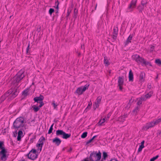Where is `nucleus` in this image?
I'll return each mask as SVG.
<instances>
[{
    "label": "nucleus",
    "mask_w": 161,
    "mask_h": 161,
    "mask_svg": "<svg viewBox=\"0 0 161 161\" xmlns=\"http://www.w3.org/2000/svg\"><path fill=\"white\" fill-rule=\"evenodd\" d=\"M118 86L119 87V89L120 91H122L123 89V85Z\"/></svg>",
    "instance_id": "603ef678"
},
{
    "label": "nucleus",
    "mask_w": 161,
    "mask_h": 161,
    "mask_svg": "<svg viewBox=\"0 0 161 161\" xmlns=\"http://www.w3.org/2000/svg\"><path fill=\"white\" fill-rule=\"evenodd\" d=\"M22 130V129H21L18 132V135H19V136H22L23 134V131Z\"/></svg>",
    "instance_id": "a19ab883"
},
{
    "label": "nucleus",
    "mask_w": 161,
    "mask_h": 161,
    "mask_svg": "<svg viewBox=\"0 0 161 161\" xmlns=\"http://www.w3.org/2000/svg\"><path fill=\"white\" fill-rule=\"evenodd\" d=\"M52 104L53 105V106L54 107V108H56L57 107V105L55 103L54 101H53L52 103Z\"/></svg>",
    "instance_id": "de8ad7c7"
},
{
    "label": "nucleus",
    "mask_w": 161,
    "mask_h": 161,
    "mask_svg": "<svg viewBox=\"0 0 161 161\" xmlns=\"http://www.w3.org/2000/svg\"><path fill=\"white\" fill-rule=\"evenodd\" d=\"M99 104L97 103H95L93 104V108L94 110H95L97 108H98L99 107Z\"/></svg>",
    "instance_id": "4c0bfd02"
},
{
    "label": "nucleus",
    "mask_w": 161,
    "mask_h": 161,
    "mask_svg": "<svg viewBox=\"0 0 161 161\" xmlns=\"http://www.w3.org/2000/svg\"><path fill=\"white\" fill-rule=\"evenodd\" d=\"M24 72V71L21 70L13 77L12 83L14 86V88H12L14 89H16L17 88L18 89L19 87L17 86L19 83L25 77Z\"/></svg>",
    "instance_id": "f03ea898"
},
{
    "label": "nucleus",
    "mask_w": 161,
    "mask_h": 161,
    "mask_svg": "<svg viewBox=\"0 0 161 161\" xmlns=\"http://www.w3.org/2000/svg\"><path fill=\"white\" fill-rule=\"evenodd\" d=\"M110 161H119L116 158H112Z\"/></svg>",
    "instance_id": "052dcab7"
},
{
    "label": "nucleus",
    "mask_w": 161,
    "mask_h": 161,
    "mask_svg": "<svg viewBox=\"0 0 161 161\" xmlns=\"http://www.w3.org/2000/svg\"><path fill=\"white\" fill-rule=\"evenodd\" d=\"M89 158L87 157L86 158L84 159V161H91L90 160L89 161Z\"/></svg>",
    "instance_id": "0e129e2a"
},
{
    "label": "nucleus",
    "mask_w": 161,
    "mask_h": 161,
    "mask_svg": "<svg viewBox=\"0 0 161 161\" xmlns=\"http://www.w3.org/2000/svg\"><path fill=\"white\" fill-rule=\"evenodd\" d=\"M92 140L91 139H90L88 141H87L86 142V145H88V144L91 142H92Z\"/></svg>",
    "instance_id": "3c124183"
},
{
    "label": "nucleus",
    "mask_w": 161,
    "mask_h": 161,
    "mask_svg": "<svg viewBox=\"0 0 161 161\" xmlns=\"http://www.w3.org/2000/svg\"><path fill=\"white\" fill-rule=\"evenodd\" d=\"M144 147V146H142V145H140L139 147L138 150V152L139 153L141 152L142 151V149Z\"/></svg>",
    "instance_id": "f704fd0d"
},
{
    "label": "nucleus",
    "mask_w": 161,
    "mask_h": 161,
    "mask_svg": "<svg viewBox=\"0 0 161 161\" xmlns=\"http://www.w3.org/2000/svg\"><path fill=\"white\" fill-rule=\"evenodd\" d=\"M143 64L145 65L146 66L148 65L150 66H152V65L150 62L148 61H146L145 60H144Z\"/></svg>",
    "instance_id": "cd10ccee"
},
{
    "label": "nucleus",
    "mask_w": 161,
    "mask_h": 161,
    "mask_svg": "<svg viewBox=\"0 0 161 161\" xmlns=\"http://www.w3.org/2000/svg\"><path fill=\"white\" fill-rule=\"evenodd\" d=\"M54 125V123L49 128V130L48 131V134H50L52 132L53 130V127Z\"/></svg>",
    "instance_id": "393cba45"
},
{
    "label": "nucleus",
    "mask_w": 161,
    "mask_h": 161,
    "mask_svg": "<svg viewBox=\"0 0 161 161\" xmlns=\"http://www.w3.org/2000/svg\"><path fill=\"white\" fill-rule=\"evenodd\" d=\"M90 107L87 106L84 111V113H86L91 108Z\"/></svg>",
    "instance_id": "49530a36"
},
{
    "label": "nucleus",
    "mask_w": 161,
    "mask_h": 161,
    "mask_svg": "<svg viewBox=\"0 0 161 161\" xmlns=\"http://www.w3.org/2000/svg\"><path fill=\"white\" fill-rule=\"evenodd\" d=\"M87 132H84L81 135V137L82 138H85L87 136Z\"/></svg>",
    "instance_id": "c85d7f7f"
},
{
    "label": "nucleus",
    "mask_w": 161,
    "mask_h": 161,
    "mask_svg": "<svg viewBox=\"0 0 161 161\" xmlns=\"http://www.w3.org/2000/svg\"><path fill=\"white\" fill-rule=\"evenodd\" d=\"M36 147L38 148V147H42V146H41V145H40V143H38L36 144Z\"/></svg>",
    "instance_id": "bf43d9fd"
},
{
    "label": "nucleus",
    "mask_w": 161,
    "mask_h": 161,
    "mask_svg": "<svg viewBox=\"0 0 161 161\" xmlns=\"http://www.w3.org/2000/svg\"><path fill=\"white\" fill-rule=\"evenodd\" d=\"M22 136H20L19 135H18L17 137V140L18 141H21V139Z\"/></svg>",
    "instance_id": "8fccbe9b"
},
{
    "label": "nucleus",
    "mask_w": 161,
    "mask_h": 161,
    "mask_svg": "<svg viewBox=\"0 0 161 161\" xmlns=\"http://www.w3.org/2000/svg\"><path fill=\"white\" fill-rule=\"evenodd\" d=\"M118 27H114L113 29L114 34L115 35H117L118 33Z\"/></svg>",
    "instance_id": "bb28decb"
},
{
    "label": "nucleus",
    "mask_w": 161,
    "mask_h": 161,
    "mask_svg": "<svg viewBox=\"0 0 161 161\" xmlns=\"http://www.w3.org/2000/svg\"><path fill=\"white\" fill-rule=\"evenodd\" d=\"M78 10L76 9V8H75L74 10V16L76 17L78 13Z\"/></svg>",
    "instance_id": "ea45409f"
},
{
    "label": "nucleus",
    "mask_w": 161,
    "mask_h": 161,
    "mask_svg": "<svg viewBox=\"0 0 161 161\" xmlns=\"http://www.w3.org/2000/svg\"><path fill=\"white\" fill-rule=\"evenodd\" d=\"M104 64H105L106 66H108L110 64V63L108 61V60L107 59V58L106 57H104Z\"/></svg>",
    "instance_id": "4be33fe9"
},
{
    "label": "nucleus",
    "mask_w": 161,
    "mask_h": 161,
    "mask_svg": "<svg viewBox=\"0 0 161 161\" xmlns=\"http://www.w3.org/2000/svg\"><path fill=\"white\" fill-rule=\"evenodd\" d=\"M147 3V2L146 0H142L141 1V5L144 6L145 7H146V4Z\"/></svg>",
    "instance_id": "a878e982"
},
{
    "label": "nucleus",
    "mask_w": 161,
    "mask_h": 161,
    "mask_svg": "<svg viewBox=\"0 0 161 161\" xmlns=\"http://www.w3.org/2000/svg\"><path fill=\"white\" fill-rule=\"evenodd\" d=\"M57 3V5L56 6H54V7L56 9H57V10H58L59 9L58 5L59 4V2L58 0H57V1H56L55 2V5H56V4Z\"/></svg>",
    "instance_id": "2f4dec72"
},
{
    "label": "nucleus",
    "mask_w": 161,
    "mask_h": 161,
    "mask_svg": "<svg viewBox=\"0 0 161 161\" xmlns=\"http://www.w3.org/2000/svg\"><path fill=\"white\" fill-rule=\"evenodd\" d=\"M28 88H27L22 92V95H24V97H26L28 95Z\"/></svg>",
    "instance_id": "6ab92c4d"
},
{
    "label": "nucleus",
    "mask_w": 161,
    "mask_h": 161,
    "mask_svg": "<svg viewBox=\"0 0 161 161\" xmlns=\"http://www.w3.org/2000/svg\"><path fill=\"white\" fill-rule=\"evenodd\" d=\"M17 134V131L16 130L14 132H13V136L14 137H16Z\"/></svg>",
    "instance_id": "864d4df0"
},
{
    "label": "nucleus",
    "mask_w": 161,
    "mask_h": 161,
    "mask_svg": "<svg viewBox=\"0 0 161 161\" xmlns=\"http://www.w3.org/2000/svg\"><path fill=\"white\" fill-rule=\"evenodd\" d=\"M140 99L142 101H145L147 99V98L145 97H141L140 98Z\"/></svg>",
    "instance_id": "09e8293b"
},
{
    "label": "nucleus",
    "mask_w": 161,
    "mask_h": 161,
    "mask_svg": "<svg viewBox=\"0 0 161 161\" xmlns=\"http://www.w3.org/2000/svg\"><path fill=\"white\" fill-rule=\"evenodd\" d=\"M72 150V148L71 147H70L69 148V149L67 151L68 152H70Z\"/></svg>",
    "instance_id": "338daca9"
},
{
    "label": "nucleus",
    "mask_w": 161,
    "mask_h": 161,
    "mask_svg": "<svg viewBox=\"0 0 161 161\" xmlns=\"http://www.w3.org/2000/svg\"><path fill=\"white\" fill-rule=\"evenodd\" d=\"M54 9L53 8H50L49 10V14L50 15H51L54 12Z\"/></svg>",
    "instance_id": "72a5a7b5"
},
{
    "label": "nucleus",
    "mask_w": 161,
    "mask_h": 161,
    "mask_svg": "<svg viewBox=\"0 0 161 161\" xmlns=\"http://www.w3.org/2000/svg\"><path fill=\"white\" fill-rule=\"evenodd\" d=\"M71 12V10L69 11V9L68 10L67 14L66 15V17H68L69 16Z\"/></svg>",
    "instance_id": "4d7b16f0"
},
{
    "label": "nucleus",
    "mask_w": 161,
    "mask_h": 161,
    "mask_svg": "<svg viewBox=\"0 0 161 161\" xmlns=\"http://www.w3.org/2000/svg\"><path fill=\"white\" fill-rule=\"evenodd\" d=\"M38 103H39L40 104L38 106L40 108H41V107H42L44 104V103L43 102V101L41 102Z\"/></svg>",
    "instance_id": "37998d69"
},
{
    "label": "nucleus",
    "mask_w": 161,
    "mask_h": 161,
    "mask_svg": "<svg viewBox=\"0 0 161 161\" xmlns=\"http://www.w3.org/2000/svg\"><path fill=\"white\" fill-rule=\"evenodd\" d=\"M124 83V77L123 76H119L118 79V85H123Z\"/></svg>",
    "instance_id": "4468645a"
},
{
    "label": "nucleus",
    "mask_w": 161,
    "mask_h": 161,
    "mask_svg": "<svg viewBox=\"0 0 161 161\" xmlns=\"http://www.w3.org/2000/svg\"><path fill=\"white\" fill-rule=\"evenodd\" d=\"M97 136V135L94 136L91 138V139L93 141V140H94V139H95L96 138Z\"/></svg>",
    "instance_id": "e2e57ef3"
},
{
    "label": "nucleus",
    "mask_w": 161,
    "mask_h": 161,
    "mask_svg": "<svg viewBox=\"0 0 161 161\" xmlns=\"http://www.w3.org/2000/svg\"><path fill=\"white\" fill-rule=\"evenodd\" d=\"M92 103L91 101H90L89 102V103H88V104L87 106L88 107H90L91 108V106H92Z\"/></svg>",
    "instance_id": "13d9d810"
},
{
    "label": "nucleus",
    "mask_w": 161,
    "mask_h": 161,
    "mask_svg": "<svg viewBox=\"0 0 161 161\" xmlns=\"http://www.w3.org/2000/svg\"><path fill=\"white\" fill-rule=\"evenodd\" d=\"M25 123L24 117L20 116L17 118L13 123L14 128L16 129L23 127L24 125L23 124V123ZM25 123H26V122Z\"/></svg>",
    "instance_id": "20e7f679"
},
{
    "label": "nucleus",
    "mask_w": 161,
    "mask_h": 161,
    "mask_svg": "<svg viewBox=\"0 0 161 161\" xmlns=\"http://www.w3.org/2000/svg\"><path fill=\"white\" fill-rule=\"evenodd\" d=\"M19 93V90L17 88L14 89L11 88L7 92L2 96L0 100L1 102H3L6 97H8V100L10 101L18 95Z\"/></svg>",
    "instance_id": "f257e3e1"
},
{
    "label": "nucleus",
    "mask_w": 161,
    "mask_h": 161,
    "mask_svg": "<svg viewBox=\"0 0 161 161\" xmlns=\"http://www.w3.org/2000/svg\"><path fill=\"white\" fill-rule=\"evenodd\" d=\"M56 134L57 136H61L63 139H67L70 137L71 134L67 133L61 130H58L56 131Z\"/></svg>",
    "instance_id": "423d86ee"
},
{
    "label": "nucleus",
    "mask_w": 161,
    "mask_h": 161,
    "mask_svg": "<svg viewBox=\"0 0 161 161\" xmlns=\"http://www.w3.org/2000/svg\"><path fill=\"white\" fill-rule=\"evenodd\" d=\"M104 123V121H102V120H100L97 123L99 125H102Z\"/></svg>",
    "instance_id": "a18cd8bd"
},
{
    "label": "nucleus",
    "mask_w": 161,
    "mask_h": 161,
    "mask_svg": "<svg viewBox=\"0 0 161 161\" xmlns=\"http://www.w3.org/2000/svg\"><path fill=\"white\" fill-rule=\"evenodd\" d=\"M112 38L114 40H115L117 38V36L116 35H112Z\"/></svg>",
    "instance_id": "680f3d73"
},
{
    "label": "nucleus",
    "mask_w": 161,
    "mask_h": 161,
    "mask_svg": "<svg viewBox=\"0 0 161 161\" xmlns=\"http://www.w3.org/2000/svg\"><path fill=\"white\" fill-rule=\"evenodd\" d=\"M0 159L2 161H6L8 158L9 154H7V149L5 148L4 142L3 141H0Z\"/></svg>",
    "instance_id": "7ed1b4c3"
},
{
    "label": "nucleus",
    "mask_w": 161,
    "mask_h": 161,
    "mask_svg": "<svg viewBox=\"0 0 161 161\" xmlns=\"http://www.w3.org/2000/svg\"><path fill=\"white\" fill-rule=\"evenodd\" d=\"M155 63L158 66L161 65V60L160 59H156Z\"/></svg>",
    "instance_id": "b1692460"
},
{
    "label": "nucleus",
    "mask_w": 161,
    "mask_h": 161,
    "mask_svg": "<svg viewBox=\"0 0 161 161\" xmlns=\"http://www.w3.org/2000/svg\"><path fill=\"white\" fill-rule=\"evenodd\" d=\"M89 85L90 84L87 83L84 86H81L78 87L76 90L75 93H77L78 95H82L84 92L88 89Z\"/></svg>",
    "instance_id": "6e6552de"
},
{
    "label": "nucleus",
    "mask_w": 161,
    "mask_h": 161,
    "mask_svg": "<svg viewBox=\"0 0 161 161\" xmlns=\"http://www.w3.org/2000/svg\"><path fill=\"white\" fill-rule=\"evenodd\" d=\"M139 108L138 106H137L133 110L134 112H136V114L139 111Z\"/></svg>",
    "instance_id": "c756f323"
},
{
    "label": "nucleus",
    "mask_w": 161,
    "mask_h": 161,
    "mask_svg": "<svg viewBox=\"0 0 161 161\" xmlns=\"http://www.w3.org/2000/svg\"><path fill=\"white\" fill-rule=\"evenodd\" d=\"M155 47L154 46H153V45H151L150 49V52H153V51Z\"/></svg>",
    "instance_id": "79ce46f5"
},
{
    "label": "nucleus",
    "mask_w": 161,
    "mask_h": 161,
    "mask_svg": "<svg viewBox=\"0 0 161 161\" xmlns=\"http://www.w3.org/2000/svg\"><path fill=\"white\" fill-rule=\"evenodd\" d=\"M154 121L156 125H157L161 121V117L156 120Z\"/></svg>",
    "instance_id": "58836bf2"
},
{
    "label": "nucleus",
    "mask_w": 161,
    "mask_h": 161,
    "mask_svg": "<svg viewBox=\"0 0 161 161\" xmlns=\"http://www.w3.org/2000/svg\"><path fill=\"white\" fill-rule=\"evenodd\" d=\"M129 79L130 81H133V74L131 69H130L129 73Z\"/></svg>",
    "instance_id": "dca6fc26"
},
{
    "label": "nucleus",
    "mask_w": 161,
    "mask_h": 161,
    "mask_svg": "<svg viewBox=\"0 0 161 161\" xmlns=\"http://www.w3.org/2000/svg\"><path fill=\"white\" fill-rule=\"evenodd\" d=\"M132 58L135 60L137 63H142L143 64L144 59L143 58L140 57V56L137 54H134L132 56Z\"/></svg>",
    "instance_id": "1a4fd4ad"
},
{
    "label": "nucleus",
    "mask_w": 161,
    "mask_h": 161,
    "mask_svg": "<svg viewBox=\"0 0 161 161\" xmlns=\"http://www.w3.org/2000/svg\"><path fill=\"white\" fill-rule=\"evenodd\" d=\"M152 87L151 84V83H149L147 86V88L148 89H150Z\"/></svg>",
    "instance_id": "6e6d98bb"
},
{
    "label": "nucleus",
    "mask_w": 161,
    "mask_h": 161,
    "mask_svg": "<svg viewBox=\"0 0 161 161\" xmlns=\"http://www.w3.org/2000/svg\"><path fill=\"white\" fill-rule=\"evenodd\" d=\"M145 74L144 72H142L140 73L139 76L140 80L142 82H143L144 81V80H143V78L145 77Z\"/></svg>",
    "instance_id": "f3484780"
},
{
    "label": "nucleus",
    "mask_w": 161,
    "mask_h": 161,
    "mask_svg": "<svg viewBox=\"0 0 161 161\" xmlns=\"http://www.w3.org/2000/svg\"><path fill=\"white\" fill-rule=\"evenodd\" d=\"M99 97H98L97 99H96L97 102L95 103H97L98 104L101 101V98H99Z\"/></svg>",
    "instance_id": "c03bdc74"
},
{
    "label": "nucleus",
    "mask_w": 161,
    "mask_h": 161,
    "mask_svg": "<svg viewBox=\"0 0 161 161\" xmlns=\"http://www.w3.org/2000/svg\"><path fill=\"white\" fill-rule=\"evenodd\" d=\"M108 157V155L107 153L105 151L103 152V159H106Z\"/></svg>",
    "instance_id": "5701e85b"
},
{
    "label": "nucleus",
    "mask_w": 161,
    "mask_h": 161,
    "mask_svg": "<svg viewBox=\"0 0 161 161\" xmlns=\"http://www.w3.org/2000/svg\"><path fill=\"white\" fill-rule=\"evenodd\" d=\"M155 125H156L154 121H153L149 123H147V125L145 126H144L143 129L147 130L149 128L154 126Z\"/></svg>",
    "instance_id": "9d476101"
},
{
    "label": "nucleus",
    "mask_w": 161,
    "mask_h": 161,
    "mask_svg": "<svg viewBox=\"0 0 161 161\" xmlns=\"http://www.w3.org/2000/svg\"><path fill=\"white\" fill-rule=\"evenodd\" d=\"M32 108H33V110L35 112H36L38 111L40 108L38 106H36V105H33L32 106Z\"/></svg>",
    "instance_id": "aec40b11"
},
{
    "label": "nucleus",
    "mask_w": 161,
    "mask_h": 161,
    "mask_svg": "<svg viewBox=\"0 0 161 161\" xmlns=\"http://www.w3.org/2000/svg\"><path fill=\"white\" fill-rule=\"evenodd\" d=\"M145 7L141 5H139L137 8V9L139 11V12L140 13H142V10L144 9Z\"/></svg>",
    "instance_id": "a211bd4d"
},
{
    "label": "nucleus",
    "mask_w": 161,
    "mask_h": 161,
    "mask_svg": "<svg viewBox=\"0 0 161 161\" xmlns=\"http://www.w3.org/2000/svg\"><path fill=\"white\" fill-rule=\"evenodd\" d=\"M61 140L57 137L52 139L53 143L55 144L57 146H58L61 143Z\"/></svg>",
    "instance_id": "9b49d317"
},
{
    "label": "nucleus",
    "mask_w": 161,
    "mask_h": 161,
    "mask_svg": "<svg viewBox=\"0 0 161 161\" xmlns=\"http://www.w3.org/2000/svg\"><path fill=\"white\" fill-rule=\"evenodd\" d=\"M44 97L42 95H40L39 97H36L34 98L33 100L35 102H36L38 103L42 101L44 99Z\"/></svg>",
    "instance_id": "f8f14e48"
},
{
    "label": "nucleus",
    "mask_w": 161,
    "mask_h": 161,
    "mask_svg": "<svg viewBox=\"0 0 161 161\" xmlns=\"http://www.w3.org/2000/svg\"><path fill=\"white\" fill-rule=\"evenodd\" d=\"M42 147H38V148L37 149V150H40V152L42 150Z\"/></svg>",
    "instance_id": "774afa93"
},
{
    "label": "nucleus",
    "mask_w": 161,
    "mask_h": 161,
    "mask_svg": "<svg viewBox=\"0 0 161 161\" xmlns=\"http://www.w3.org/2000/svg\"><path fill=\"white\" fill-rule=\"evenodd\" d=\"M128 115L127 114H124L123 116H122L120 117L119 118V120L121 119L120 121L122 122H124V120H125V119L126 117H127Z\"/></svg>",
    "instance_id": "412c9836"
},
{
    "label": "nucleus",
    "mask_w": 161,
    "mask_h": 161,
    "mask_svg": "<svg viewBox=\"0 0 161 161\" xmlns=\"http://www.w3.org/2000/svg\"><path fill=\"white\" fill-rule=\"evenodd\" d=\"M142 101L140 99H139L137 103L138 105H140V104H142Z\"/></svg>",
    "instance_id": "5fc2aeb1"
},
{
    "label": "nucleus",
    "mask_w": 161,
    "mask_h": 161,
    "mask_svg": "<svg viewBox=\"0 0 161 161\" xmlns=\"http://www.w3.org/2000/svg\"><path fill=\"white\" fill-rule=\"evenodd\" d=\"M30 42H29V43H28V46L26 48V54H28L29 53H30V52H29V49H30Z\"/></svg>",
    "instance_id": "c9c22d12"
},
{
    "label": "nucleus",
    "mask_w": 161,
    "mask_h": 161,
    "mask_svg": "<svg viewBox=\"0 0 161 161\" xmlns=\"http://www.w3.org/2000/svg\"><path fill=\"white\" fill-rule=\"evenodd\" d=\"M137 0H132L128 8V9H133L135 8L136 5Z\"/></svg>",
    "instance_id": "ddd939ff"
},
{
    "label": "nucleus",
    "mask_w": 161,
    "mask_h": 161,
    "mask_svg": "<svg viewBox=\"0 0 161 161\" xmlns=\"http://www.w3.org/2000/svg\"><path fill=\"white\" fill-rule=\"evenodd\" d=\"M144 143H145V141L144 140L142 141L141 142V145H142V146H144Z\"/></svg>",
    "instance_id": "69168bd1"
},
{
    "label": "nucleus",
    "mask_w": 161,
    "mask_h": 161,
    "mask_svg": "<svg viewBox=\"0 0 161 161\" xmlns=\"http://www.w3.org/2000/svg\"><path fill=\"white\" fill-rule=\"evenodd\" d=\"M36 150L32 149L29 153L26 155V156H27L29 159L34 160L37 158L38 154H36Z\"/></svg>",
    "instance_id": "0eeeda50"
},
{
    "label": "nucleus",
    "mask_w": 161,
    "mask_h": 161,
    "mask_svg": "<svg viewBox=\"0 0 161 161\" xmlns=\"http://www.w3.org/2000/svg\"><path fill=\"white\" fill-rule=\"evenodd\" d=\"M102 153L99 150L98 152L93 151L90 154L89 158L91 161H98L101 158Z\"/></svg>",
    "instance_id": "39448f33"
},
{
    "label": "nucleus",
    "mask_w": 161,
    "mask_h": 161,
    "mask_svg": "<svg viewBox=\"0 0 161 161\" xmlns=\"http://www.w3.org/2000/svg\"><path fill=\"white\" fill-rule=\"evenodd\" d=\"M159 157L158 155H157L155 157H153L152 158L150 159V161H154L155 160L157 159Z\"/></svg>",
    "instance_id": "7c9ffc66"
},
{
    "label": "nucleus",
    "mask_w": 161,
    "mask_h": 161,
    "mask_svg": "<svg viewBox=\"0 0 161 161\" xmlns=\"http://www.w3.org/2000/svg\"><path fill=\"white\" fill-rule=\"evenodd\" d=\"M45 140V137L43 136H42L41 137H40V139L39 140L38 142H39V143H41V142H43V141Z\"/></svg>",
    "instance_id": "e433bc0d"
},
{
    "label": "nucleus",
    "mask_w": 161,
    "mask_h": 161,
    "mask_svg": "<svg viewBox=\"0 0 161 161\" xmlns=\"http://www.w3.org/2000/svg\"><path fill=\"white\" fill-rule=\"evenodd\" d=\"M151 94H152V93H151V92H150L147 94H146L145 95V97L147 99L149 98L151 96Z\"/></svg>",
    "instance_id": "473e14b6"
},
{
    "label": "nucleus",
    "mask_w": 161,
    "mask_h": 161,
    "mask_svg": "<svg viewBox=\"0 0 161 161\" xmlns=\"http://www.w3.org/2000/svg\"><path fill=\"white\" fill-rule=\"evenodd\" d=\"M133 36V35H130L127 38L126 41L125 42V46L127 45L129 43H130L131 42V41L132 40Z\"/></svg>",
    "instance_id": "2eb2a0df"
}]
</instances>
